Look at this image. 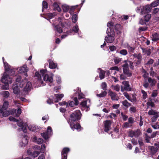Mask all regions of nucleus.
<instances>
[{
    "label": "nucleus",
    "mask_w": 159,
    "mask_h": 159,
    "mask_svg": "<svg viewBox=\"0 0 159 159\" xmlns=\"http://www.w3.org/2000/svg\"><path fill=\"white\" fill-rule=\"evenodd\" d=\"M152 40L153 41H156L159 40L158 35L157 33H155L152 34Z\"/></svg>",
    "instance_id": "29"
},
{
    "label": "nucleus",
    "mask_w": 159,
    "mask_h": 159,
    "mask_svg": "<svg viewBox=\"0 0 159 159\" xmlns=\"http://www.w3.org/2000/svg\"><path fill=\"white\" fill-rule=\"evenodd\" d=\"M120 53L123 55H126L127 54V50L125 49H122L120 51Z\"/></svg>",
    "instance_id": "53"
},
{
    "label": "nucleus",
    "mask_w": 159,
    "mask_h": 159,
    "mask_svg": "<svg viewBox=\"0 0 159 159\" xmlns=\"http://www.w3.org/2000/svg\"><path fill=\"white\" fill-rule=\"evenodd\" d=\"M82 115L80 111L78 110L75 111L70 115L68 122L72 130L76 129L79 131L81 130L82 128L79 122Z\"/></svg>",
    "instance_id": "1"
},
{
    "label": "nucleus",
    "mask_w": 159,
    "mask_h": 159,
    "mask_svg": "<svg viewBox=\"0 0 159 159\" xmlns=\"http://www.w3.org/2000/svg\"><path fill=\"white\" fill-rule=\"evenodd\" d=\"M159 4V2L157 0H155L154 2H152L149 5L151 8L155 7Z\"/></svg>",
    "instance_id": "28"
},
{
    "label": "nucleus",
    "mask_w": 159,
    "mask_h": 159,
    "mask_svg": "<svg viewBox=\"0 0 159 159\" xmlns=\"http://www.w3.org/2000/svg\"><path fill=\"white\" fill-rule=\"evenodd\" d=\"M159 116V114L158 113L157 114H156L154 115L152 118V122H154L156 121L157 120L158 117Z\"/></svg>",
    "instance_id": "43"
},
{
    "label": "nucleus",
    "mask_w": 159,
    "mask_h": 159,
    "mask_svg": "<svg viewBox=\"0 0 159 159\" xmlns=\"http://www.w3.org/2000/svg\"><path fill=\"white\" fill-rule=\"evenodd\" d=\"M149 149L151 151V153L153 155L156 153L158 150V148H157L155 147L152 146H151Z\"/></svg>",
    "instance_id": "27"
},
{
    "label": "nucleus",
    "mask_w": 159,
    "mask_h": 159,
    "mask_svg": "<svg viewBox=\"0 0 159 159\" xmlns=\"http://www.w3.org/2000/svg\"><path fill=\"white\" fill-rule=\"evenodd\" d=\"M114 27L116 34L120 36L121 33V26L120 24H116Z\"/></svg>",
    "instance_id": "13"
},
{
    "label": "nucleus",
    "mask_w": 159,
    "mask_h": 159,
    "mask_svg": "<svg viewBox=\"0 0 159 159\" xmlns=\"http://www.w3.org/2000/svg\"><path fill=\"white\" fill-rule=\"evenodd\" d=\"M125 64H123L122 67H123V68L128 69L129 68V64L127 63V61L125 60L124 61Z\"/></svg>",
    "instance_id": "56"
},
{
    "label": "nucleus",
    "mask_w": 159,
    "mask_h": 159,
    "mask_svg": "<svg viewBox=\"0 0 159 159\" xmlns=\"http://www.w3.org/2000/svg\"><path fill=\"white\" fill-rule=\"evenodd\" d=\"M152 8L149 4H147L145 6L142 7L141 8V14L143 15L144 14L148 13L151 11Z\"/></svg>",
    "instance_id": "6"
},
{
    "label": "nucleus",
    "mask_w": 159,
    "mask_h": 159,
    "mask_svg": "<svg viewBox=\"0 0 159 159\" xmlns=\"http://www.w3.org/2000/svg\"><path fill=\"white\" fill-rule=\"evenodd\" d=\"M11 79V77L9 76V75L6 74V73L4 72L1 79V81L2 83L5 84L6 86L8 87V84L12 82Z\"/></svg>",
    "instance_id": "3"
},
{
    "label": "nucleus",
    "mask_w": 159,
    "mask_h": 159,
    "mask_svg": "<svg viewBox=\"0 0 159 159\" xmlns=\"http://www.w3.org/2000/svg\"><path fill=\"white\" fill-rule=\"evenodd\" d=\"M39 154V152L38 151H34L33 152L32 156L34 157H37Z\"/></svg>",
    "instance_id": "58"
},
{
    "label": "nucleus",
    "mask_w": 159,
    "mask_h": 159,
    "mask_svg": "<svg viewBox=\"0 0 159 159\" xmlns=\"http://www.w3.org/2000/svg\"><path fill=\"white\" fill-rule=\"evenodd\" d=\"M131 142L134 145H136L138 144L137 140H136L134 138H133L131 140Z\"/></svg>",
    "instance_id": "64"
},
{
    "label": "nucleus",
    "mask_w": 159,
    "mask_h": 159,
    "mask_svg": "<svg viewBox=\"0 0 159 159\" xmlns=\"http://www.w3.org/2000/svg\"><path fill=\"white\" fill-rule=\"evenodd\" d=\"M24 137L22 138L21 141L20 143V145L21 147H25L28 144L29 138L27 135L24 134Z\"/></svg>",
    "instance_id": "8"
},
{
    "label": "nucleus",
    "mask_w": 159,
    "mask_h": 159,
    "mask_svg": "<svg viewBox=\"0 0 159 159\" xmlns=\"http://www.w3.org/2000/svg\"><path fill=\"white\" fill-rule=\"evenodd\" d=\"M109 95L111 97V99L112 100H118V99H116V94L112 91H111L109 93Z\"/></svg>",
    "instance_id": "25"
},
{
    "label": "nucleus",
    "mask_w": 159,
    "mask_h": 159,
    "mask_svg": "<svg viewBox=\"0 0 159 159\" xmlns=\"http://www.w3.org/2000/svg\"><path fill=\"white\" fill-rule=\"evenodd\" d=\"M52 25L53 26L54 30L55 31H57L59 34H61L62 33L63 30L61 27L58 24L55 25V24L53 23Z\"/></svg>",
    "instance_id": "16"
},
{
    "label": "nucleus",
    "mask_w": 159,
    "mask_h": 159,
    "mask_svg": "<svg viewBox=\"0 0 159 159\" xmlns=\"http://www.w3.org/2000/svg\"><path fill=\"white\" fill-rule=\"evenodd\" d=\"M41 75L43 76V80L44 81H48L50 83H52L53 81V79L52 76H50L48 74L44 75L45 71L44 70H42L40 71Z\"/></svg>",
    "instance_id": "5"
},
{
    "label": "nucleus",
    "mask_w": 159,
    "mask_h": 159,
    "mask_svg": "<svg viewBox=\"0 0 159 159\" xmlns=\"http://www.w3.org/2000/svg\"><path fill=\"white\" fill-rule=\"evenodd\" d=\"M15 112L16 113L15 116L18 117L21 113V110L20 108H18L17 111L15 110Z\"/></svg>",
    "instance_id": "42"
},
{
    "label": "nucleus",
    "mask_w": 159,
    "mask_h": 159,
    "mask_svg": "<svg viewBox=\"0 0 159 159\" xmlns=\"http://www.w3.org/2000/svg\"><path fill=\"white\" fill-rule=\"evenodd\" d=\"M3 96L5 98H8L9 96V93L7 91H6L3 92Z\"/></svg>",
    "instance_id": "62"
},
{
    "label": "nucleus",
    "mask_w": 159,
    "mask_h": 159,
    "mask_svg": "<svg viewBox=\"0 0 159 159\" xmlns=\"http://www.w3.org/2000/svg\"><path fill=\"white\" fill-rule=\"evenodd\" d=\"M41 134L45 140H46L48 138V132H44L41 133Z\"/></svg>",
    "instance_id": "41"
},
{
    "label": "nucleus",
    "mask_w": 159,
    "mask_h": 159,
    "mask_svg": "<svg viewBox=\"0 0 159 159\" xmlns=\"http://www.w3.org/2000/svg\"><path fill=\"white\" fill-rule=\"evenodd\" d=\"M147 29V28L146 27H141L139 29V32L142 31H145Z\"/></svg>",
    "instance_id": "60"
},
{
    "label": "nucleus",
    "mask_w": 159,
    "mask_h": 159,
    "mask_svg": "<svg viewBox=\"0 0 159 159\" xmlns=\"http://www.w3.org/2000/svg\"><path fill=\"white\" fill-rule=\"evenodd\" d=\"M51 98H50L47 101V103L49 104H51L53 103V102H54V97H51Z\"/></svg>",
    "instance_id": "49"
},
{
    "label": "nucleus",
    "mask_w": 159,
    "mask_h": 159,
    "mask_svg": "<svg viewBox=\"0 0 159 159\" xmlns=\"http://www.w3.org/2000/svg\"><path fill=\"white\" fill-rule=\"evenodd\" d=\"M157 113V112L152 110H150L148 112V114L149 115H154Z\"/></svg>",
    "instance_id": "50"
},
{
    "label": "nucleus",
    "mask_w": 159,
    "mask_h": 159,
    "mask_svg": "<svg viewBox=\"0 0 159 159\" xmlns=\"http://www.w3.org/2000/svg\"><path fill=\"white\" fill-rule=\"evenodd\" d=\"M87 101H85L82 102L80 103V105H81L82 107H83L88 108V107L87 105Z\"/></svg>",
    "instance_id": "51"
},
{
    "label": "nucleus",
    "mask_w": 159,
    "mask_h": 159,
    "mask_svg": "<svg viewBox=\"0 0 159 159\" xmlns=\"http://www.w3.org/2000/svg\"><path fill=\"white\" fill-rule=\"evenodd\" d=\"M53 7L59 12L61 11V9L56 2H54L53 4Z\"/></svg>",
    "instance_id": "34"
},
{
    "label": "nucleus",
    "mask_w": 159,
    "mask_h": 159,
    "mask_svg": "<svg viewBox=\"0 0 159 159\" xmlns=\"http://www.w3.org/2000/svg\"><path fill=\"white\" fill-rule=\"evenodd\" d=\"M105 73V71L101 69L99 74V78L101 80H102L104 78Z\"/></svg>",
    "instance_id": "30"
},
{
    "label": "nucleus",
    "mask_w": 159,
    "mask_h": 159,
    "mask_svg": "<svg viewBox=\"0 0 159 159\" xmlns=\"http://www.w3.org/2000/svg\"><path fill=\"white\" fill-rule=\"evenodd\" d=\"M114 39V38L113 36L110 35L107 36L105 38V40L107 43H111L112 42Z\"/></svg>",
    "instance_id": "18"
},
{
    "label": "nucleus",
    "mask_w": 159,
    "mask_h": 159,
    "mask_svg": "<svg viewBox=\"0 0 159 159\" xmlns=\"http://www.w3.org/2000/svg\"><path fill=\"white\" fill-rule=\"evenodd\" d=\"M154 60L152 59H150L146 63V65L149 66L152 64L154 62Z\"/></svg>",
    "instance_id": "52"
},
{
    "label": "nucleus",
    "mask_w": 159,
    "mask_h": 159,
    "mask_svg": "<svg viewBox=\"0 0 159 159\" xmlns=\"http://www.w3.org/2000/svg\"><path fill=\"white\" fill-rule=\"evenodd\" d=\"M43 8L42 9V11H43L44 9H47L48 8V4L45 1H43L42 3Z\"/></svg>",
    "instance_id": "37"
},
{
    "label": "nucleus",
    "mask_w": 159,
    "mask_h": 159,
    "mask_svg": "<svg viewBox=\"0 0 159 159\" xmlns=\"http://www.w3.org/2000/svg\"><path fill=\"white\" fill-rule=\"evenodd\" d=\"M73 100L74 101H69L68 102V107L70 106L71 107H73L75 106H77L78 105L79 102L78 100L77 97L74 98Z\"/></svg>",
    "instance_id": "11"
},
{
    "label": "nucleus",
    "mask_w": 159,
    "mask_h": 159,
    "mask_svg": "<svg viewBox=\"0 0 159 159\" xmlns=\"http://www.w3.org/2000/svg\"><path fill=\"white\" fill-rule=\"evenodd\" d=\"M101 88L105 91L107 90V85L105 82H102L101 85Z\"/></svg>",
    "instance_id": "44"
},
{
    "label": "nucleus",
    "mask_w": 159,
    "mask_h": 159,
    "mask_svg": "<svg viewBox=\"0 0 159 159\" xmlns=\"http://www.w3.org/2000/svg\"><path fill=\"white\" fill-rule=\"evenodd\" d=\"M78 96L79 99L80 100L84 98V95L82 93H79Z\"/></svg>",
    "instance_id": "55"
},
{
    "label": "nucleus",
    "mask_w": 159,
    "mask_h": 159,
    "mask_svg": "<svg viewBox=\"0 0 159 159\" xmlns=\"http://www.w3.org/2000/svg\"><path fill=\"white\" fill-rule=\"evenodd\" d=\"M16 83L15 84H18L19 87L22 88L23 87L24 81L22 79L21 77L18 76L16 78Z\"/></svg>",
    "instance_id": "10"
},
{
    "label": "nucleus",
    "mask_w": 159,
    "mask_h": 159,
    "mask_svg": "<svg viewBox=\"0 0 159 159\" xmlns=\"http://www.w3.org/2000/svg\"><path fill=\"white\" fill-rule=\"evenodd\" d=\"M55 16V13H48L47 14L46 16L44 18L50 22V19L52 18Z\"/></svg>",
    "instance_id": "23"
},
{
    "label": "nucleus",
    "mask_w": 159,
    "mask_h": 159,
    "mask_svg": "<svg viewBox=\"0 0 159 159\" xmlns=\"http://www.w3.org/2000/svg\"><path fill=\"white\" fill-rule=\"evenodd\" d=\"M141 93L143 94V98L144 99H145L147 97V94L146 92L143 90H141Z\"/></svg>",
    "instance_id": "54"
},
{
    "label": "nucleus",
    "mask_w": 159,
    "mask_h": 159,
    "mask_svg": "<svg viewBox=\"0 0 159 159\" xmlns=\"http://www.w3.org/2000/svg\"><path fill=\"white\" fill-rule=\"evenodd\" d=\"M109 49L111 51H114L116 50V47L114 46H111L109 47Z\"/></svg>",
    "instance_id": "63"
},
{
    "label": "nucleus",
    "mask_w": 159,
    "mask_h": 159,
    "mask_svg": "<svg viewBox=\"0 0 159 159\" xmlns=\"http://www.w3.org/2000/svg\"><path fill=\"white\" fill-rule=\"evenodd\" d=\"M63 10L64 12H67L70 9V7L68 5H64L62 6Z\"/></svg>",
    "instance_id": "39"
},
{
    "label": "nucleus",
    "mask_w": 159,
    "mask_h": 159,
    "mask_svg": "<svg viewBox=\"0 0 159 159\" xmlns=\"http://www.w3.org/2000/svg\"><path fill=\"white\" fill-rule=\"evenodd\" d=\"M129 110L131 113H135L137 111L136 108L134 106L131 107Z\"/></svg>",
    "instance_id": "47"
},
{
    "label": "nucleus",
    "mask_w": 159,
    "mask_h": 159,
    "mask_svg": "<svg viewBox=\"0 0 159 159\" xmlns=\"http://www.w3.org/2000/svg\"><path fill=\"white\" fill-rule=\"evenodd\" d=\"M59 104L61 106L66 105V107H68V102L65 101L60 102L59 103Z\"/></svg>",
    "instance_id": "61"
},
{
    "label": "nucleus",
    "mask_w": 159,
    "mask_h": 159,
    "mask_svg": "<svg viewBox=\"0 0 159 159\" xmlns=\"http://www.w3.org/2000/svg\"><path fill=\"white\" fill-rule=\"evenodd\" d=\"M122 84L124 85V87L125 91H131V89L130 87L128 81H124L122 82Z\"/></svg>",
    "instance_id": "14"
},
{
    "label": "nucleus",
    "mask_w": 159,
    "mask_h": 159,
    "mask_svg": "<svg viewBox=\"0 0 159 159\" xmlns=\"http://www.w3.org/2000/svg\"><path fill=\"white\" fill-rule=\"evenodd\" d=\"M103 123L104 124V130L105 132L108 133V131L111 129V121L110 120H107L104 121Z\"/></svg>",
    "instance_id": "7"
},
{
    "label": "nucleus",
    "mask_w": 159,
    "mask_h": 159,
    "mask_svg": "<svg viewBox=\"0 0 159 159\" xmlns=\"http://www.w3.org/2000/svg\"><path fill=\"white\" fill-rule=\"evenodd\" d=\"M19 86L18 84H15L13 86V92L16 94H18L20 91V89L19 88Z\"/></svg>",
    "instance_id": "20"
},
{
    "label": "nucleus",
    "mask_w": 159,
    "mask_h": 159,
    "mask_svg": "<svg viewBox=\"0 0 159 159\" xmlns=\"http://www.w3.org/2000/svg\"><path fill=\"white\" fill-rule=\"evenodd\" d=\"M141 134V131L139 129L135 130L134 131L130 129L128 132V136L131 138L134 137L136 138H138Z\"/></svg>",
    "instance_id": "4"
},
{
    "label": "nucleus",
    "mask_w": 159,
    "mask_h": 159,
    "mask_svg": "<svg viewBox=\"0 0 159 159\" xmlns=\"http://www.w3.org/2000/svg\"><path fill=\"white\" fill-rule=\"evenodd\" d=\"M124 96L128 100L130 101L131 100V97L129 95L128 93L126 92H125L123 93Z\"/></svg>",
    "instance_id": "59"
},
{
    "label": "nucleus",
    "mask_w": 159,
    "mask_h": 159,
    "mask_svg": "<svg viewBox=\"0 0 159 159\" xmlns=\"http://www.w3.org/2000/svg\"><path fill=\"white\" fill-rule=\"evenodd\" d=\"M48 61L49 64V67L52 69L56 68L57 66V64L53 62L52 59H49Z\"/></svg>",
    "instance_id": "17"
},
{
    "label": "nucleus",
    "mask_w": 159,
    "mask_h": 159,
    "mask_svg": "<svg viewBox=\"0 0 159 159\" xmlns=\"http://www.w3.org/2000/svg\"><path fill=\"white\" fill-rule=\"evenodd\" d=\"M28 128L31 131L33 132L37 131H36V127L35 126L33 125H30L28 127Z\"/></svg>",
    "instance_id": "38"
},
{
    "label": "nucleus",
    "mask_w": 159,
    "mask_h": 159,
    "mask_svg": "<svg viewBox=\"0 0 159 159\" xmlns=\"http://www.w3.org/2000/svg\"><path fill=\"white\" fill-rule=\"evenodd\" d=\"M6 71L8 72L9 75L12 76L15 74V69H11L10 67L9 69L6 70Z\"/></svg>",
    "instance_id": "26"
},
{
    "label": "nucleus",
    "mask_w": 159,
    "mask_h": 159,
    "mask_svg": "<svg viewBox=\"0 0 159 159\" xmlns=\"http://www.w3.org/2000/svg\"><path fill=\"white\" fill-rule=\"evenodd\" d=\"M151 17V15L150 14L146 13V15L144 16V20L146 22L148 21Z\"/></svg>",
    "instance_id": "32"
},
{
    "label": "nucleus",
    "mask_w": 159,
    "mask_h": 159,
    "mask_svg": "<svg viewBox=\"0 0 159 159\" xmlns=\"http://www.w3.org/2000/svg\"><path fill=\"white\" fill-rule=\"evenodd\" d=\"M28 69L27 66L26 65H24L21 67L19 70V72L20 73H26L25 74V75L27 76V74L26 72L28 71Z\"/></svg>",
    "instance_id": "12"
},
{
    "label": "nucleus",
    "mask_w": 159,
    "mask_h": 159,
    "mask_svg": "<svg viewBox=\"0 0 159 159\" xmlns=\"http://www.w3.org/2000/svg\"><path fill=\"white\" fill-rule=\"evenodd\" d=\"M107 93L106 91H102L101 93L99 94H97V96L99 98L103 97L106 96Z\"/></svg>",
    "instance_id": "31"
},
{
    "label": "nucleus",
    "mask_w": 159,
    "mask_h": 159,
    "mask_svg": "<svg viewBox=\"0 0 159 159\" xmlns=\"http://www.w3.org/2000/svg\"><path fill=\"white\" fill-rule=\"evenodd\" d=\"M34 139L36 141V142L38 144H41L43 143V140L42 138H39V139H38L37 137H35Z\"/></svg>",
    "instance_id": "35"
},
{
    "label": "nucleus",
    "mask_w": 159,
    "mask_h": 159,
    "mask_svg": "<svg viewBox=\"0 0 159 159\" xmlns=\"http://www.w3.org/2000/svg\"><path fill=\"white\" fill-rule=\"evenodd\" d=\"M121 116H122L123 120L124 121H126L127 120L128 116L126 115H124L123 112H121Z\"/></svg>",
    "instance_id": "57"
},
{
    "label": "nucleus",
    "mask_w": 159,
    "mask_h": 159,
    "mask_svg": "<svg viewBox=\"0 0 159 159\" xmlns=\"http://www.w3.org/2000/svg\"><path fill=\"white\" fill-rule=\"evenodd\" d=\"M9 103L7 101H5L1 109H0V116L2 117H7L9 116L10 114V112L7 111Z\"/></svg>",
    "instance_id": "2"
},
{
    "label": "nucleus",
    "mask_w": 159,
    "mask_h": 159,
    "mask_svg": "<svg viewBox=\"0 0 159 159\" xmlns=\"http://www.w3.org/2000/svg\"><path fill=\"white\" fill-rule=\"evenodd\" d=\"M4 67L5 68V71L6 70H8V69H9L10 67H11V66L9 65L8 63L7 62H5L3 63Z\"/></svg>",
    "instance_id": "48"
},
{
    "label": "nucleus",
    "mask_w": 159,
    "mask_h": 159,
    "mask_svg": "<svg viewBox=\"0 0 159 159\" xmlns=\"http://www.w3.org/2000/svg\"><path fill=\"white\" fill-rule=\"evenodd\" d=\"M107 26L110 28V31L112 32L113 30L112 29L114 28V25L113 23L112 22H109L107 23Z\"/></svg>",
    "instance_id": "36"
},
{
    "label": "nucleus",
    "mask_w": 159,
    "mask_h": 159,
    "mask_svg": "<svg viewBox=\"0 0 159 159\" xmlns=\"http://www.w3.org/2000/svg\"><path fill=\"white\" fill-rule=\"evenodd\" d=\"M35 77H37L38 80L41 81L42 80L41 75L39 74V72L36 71L35 74Z\"/></svg>",
    "instance_id": "46"
},
{
    "label": "nucleus",
    "mask_w": 159,
    "mask_h": 159,
    "mask_svg": "<svg viewBox=\"0 0 159 159\" xmlns=\"http://www.w3.org/2000/svg\"><path fill=\"white\" fill-rule=\"evenodd\" d=\"M32 84L30 82H28L24 88V91L26 93L28 92L31 89Z\"/></svg>",
    "instance_id": "19"
},
{
    "label": "nucleus",
    "mask_w": 159,
    "mask_h": 159,
    "mask_svg": "<svg viewBox=\"0 0 159 159\" xmlns=\"http://www.w3.org/2000/svg\"><path fill=\"white\" fill-rule=\"evenodd\" d=\"M142 52L144 53V55H146L147 56H149L151 53V50L150 48H141Z\"/></svg>",
    "instance_id": "21"
},
{
    "label": "nucleus",
    "mask_w": 159,
    "mask_h": 159,
    "mask_svg": "<svg viewBox=\"0 0 159 159\" xmlns=\"http://www.w3.org/2000/svg\"><path fill=\"white\" fill-rule=\"evenodd\" d=\"M72 30V31H74L75 33H77L79 30L78 25H76L73 27Z\"/></svg>",
    "instance_id": "45"
},
{
    "label": "nucleus",
    "mask_w": 159,
    "mask_h": 159,
    "mask_svg": "<svg viewBox=\"0 0 159 159\" xmlns=\"http://www.w3.org/2000/svg\"><path fill=\"white\" fill-rule=\"evenodd\" d=\"M70 149L67 148H64L61 152V159H67V154Z\"/></svg>",
    "instance_id": "9"
},
{
    "label": "nucleus",
    "mask_w": 159,
    "mask_h": 159,
    "mask_svg": "<svg viewBox=\"0 0 159 159\" xmlns=\"http://www.w3.org/2000/svg\"><path fill=\"white\" fill-rule=\"evenodd\" d=\"M123 73L125 75H126L127 77H130L132 76V73L131 72L129 71V68H123Z\"/></svg>",
    "instance_id": "22"
},
{
    "label": "nucleus",
    "mask_w": 159,
    "mask_h": 159,
    "mask_svg": "<svg viewBox=\"0 0 159 159\" xmlns=\"http://www.w3.org/2000/svg\"><path fill=\"white\" fill-rule=\"evenodd\" d=\"M78 20L77 15L76 14H73L72 17V20L73 23H75Z\"/></svg>",
    "instance_id": "33"
},
{
    "label": "nucleus",
    "mask_w": 159,
    "mask_h": 159,
    "mask_svg": "<svg viewBox=\"0 0 159 159\" xmlns=\"http://www.w3.org/2000/svg\"><path fill=\"white\" fill-rule=\"evenodd\" d=\"M54 95L55 98L54 97V101L56 102H58L59 100H61L64 96V95L63 94H56Z\"/></svg>",
    "instance_id": "15"
},
{
    "label": "nucleus",
    "mask_w": 159,
    "mask_h": 159,
    "mask_svg": "<svg viewBox=\"0 0 159 159\" xmlns=\"http://www.w3.org/2000/svg\"><path fill=\"white\" fill-rule=\"evenodd\" d=\"M122 103L126 108H128L129 107H130L131 106V103L129 102L126 100H125L122 101Z\"/></svg>",
    "instance_id": "24"
},
{
    "label": "nucleus",
    "mask_w": 159,
    "mask_h": 159,
    "mask_svg": "<svg viewBox=\"0 0 159 159\" xmlns=\"http://www.w3.org/2000/svg\"><path fill=\"white\" fill-rule=\"evenodd\" d=\"M78 7V5H76L75 6H72V7H71L70 8L69 12L71 14H73V12H74V11H75V9H76L77 7Z\"/></svg>",
    "instance_id": "40"
}]
</instances>
